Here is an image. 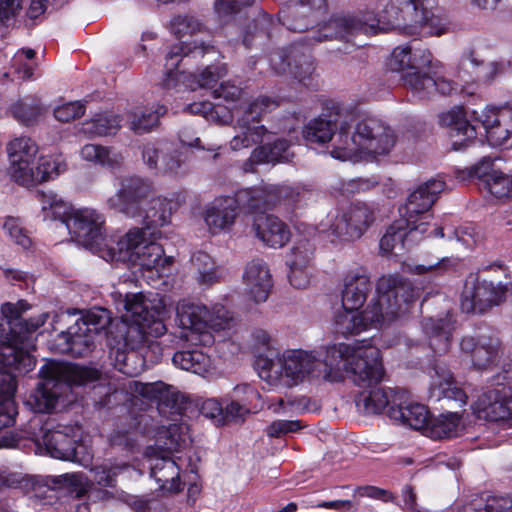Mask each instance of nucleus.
<instances>
[{
    "mask_svg": "<svg viewBox=\"0 0 512 512\" xmlns=\"http://www.w3.org/2000/svg\"><path fill=\"white\" fill-rule=\"evenodd\" d=\"M377 360L378 348L367 340L333 344L323 352L287 349L279 357L282 375L289 385L320 379L336 382L342 370L351 373L356 385H368L381 377Z\"/></svg>",
    "mask_w": 512,
    "mask_h": 512,
    "instance_id": "nucleus-1",
    "label": "nucleus"
},
{
    "mask_svg": "<svg viewBox=\"0 0 512 512\" xmlns=\"http://www.w3.org/2000/svg\"><path fill=\"white\" fill-rule=\"evenodd\" d=\"M353 122L352 115L335 105L329 113L311 120L303 135L310 143L332 141L331 156L343 161H357L363 155H385L394 147V131L379 119L365 118L355 124Z\"/></svg>",
    "mask_w": 512,
    "mask_h": 512,
    "instance_id": "nucleus-2",
    "label": "nucleus"
},
{
    "mask_svg": "<svg viewBox=\"0 0 512 512\" xmlns=\"http://www.w3.org/2000/svg\"><path fill=\"white\" fill-rule=\"evenodd\" d=\"M377 297L363 312L345 309L337 312L335 331L343 336L358 334L369 325L382 327L409 311L415 299L412 283L399 275L382 276L377 283Z\"/></svg>",
    "mask_w": 512,
    "mask_h": 512,
    "instance_id": "nucleus-3",
    "label": "nucleus"
},
{
    "mask_svg": "<svg viewBox=\"0 0 512 512\" xmlns=\"http://www.w3.org/2000/svg\"><path fill=\"white\" fill-rule=\"evenodd\" d=\"M426 10L423 0H390L377 15L373 12L361 15H333L319 28L314 39L317 42L331 39L349 41L350 36L360 32L367 33L379 24L404 29L413 34L423 25Z\"/></svg>",
    "mask_w": 512,
    "mask_h": 512,
    "instance_id": "nucleus-4",
    "label": "nucleus"
},
{
    "mask_svg": "<svg viewBox=\"0 0 512 512\" xmlns=\"http://www.w3.org/2000/svg\"><path fill=\"white\" fill-rule=\"evenodd\" d=\"M41 378L36 388L29 394L25 404L36 413H51L60 397L72 385H87L100 378V371L86 366H62L55 362L43 365L39 371Z\"/></svg>",
    "mask_w": 512,
    "mask_h": 512,
    "instance_id": "nucleus-5",
    "label": "nucleus"
},
{
    "mask_svg": "<svg viewBox=\"0 0 512 512\" xmlns=\"http://www.w3.org/2000/svg\"><path fill=\"white\" fill-rule=\"evenodd\" d=\"M439 123L451 129L452 136L474 139L481 126L488 143L493 147L504 145L512 134L511 108H483L471 112V120L461 107H456L439 116Z\"/></svg>",
    "mask_w": 512,
    "mask_h": 512,
    "instance_id": "nucleus-6",
    "label": "nucleus"
},
{
    "mask_svg": "<svg viewBox=\"0 0 512 512\" xmlns=\"http://www.w3.org/2000/svg\"><path fill=\"white\" fill-rule=\"evenodd\" d=\"M30 308L25 300L17 303L6 302L1 306V314L6 320L11 338L0 346V362L20 372H28L35 365L34 357L28 352L27 334L40 328L48 319V313L23 319L22 314Z\"/></svg>",
    "mask_w": 512,
    "mask_h": 512,
    "instance_id": "nucleus-7",
    "label": "nucleus"
},
{
    "mask_svg": "<svg viewBox=\"0 0 512 512\" xmlns=\"http://www.w3.org/2000/svg\"><path fill=\"white\" fill-rule=\"evenodd\" d=\"M159 234V231L132 228L115 242L112 249L105 250V260L127 261L146 269L156 268L164 255V249L155 241Z\"/></svg>",
    "mask_w": 512,
    "mask_h": 512,
    "instance_id": "nucleus-8",
    "label": "nucleus"
},
{
    "mask_svg": "<svg viewBox=\"0 0 512 512\" xmlns=\"http://www.w3.org/2000/svg\"><path fill=\"white\" fill-rule=\"evenodd\" d=\"M444 186L443 181L431 179L420 184L408 195L406 203L399 211L412 234L419 233L424 236L428 232L433 220L431 208Z\"/></svg>",
    "mask_w": 512,
    "mask_h": 512,
    "instance_id": "nucleus-9",
    "label": "nucleus"
},
{
    "mask_svg": "<svg viewBox=\"0 0 512 512\" xmlns=\"http://www.w3.org/2000/svg\"><path fill=\"white\" fill-rule=\"evenodd\" d=\"M278 103L262 96L249 104L243 115L237 119L235 129L236 135L230 141L232 150L249 148L255 144H262L265 140L272 138V132L267 130L259 121L263 114L274 110Z\"/></svg>",
    "mask_w": 512,
    "mask_h": 512,
    "instance_id": "nucleus-10",
    "label": "nucleus"
},
{
    "mask_svg": "<svg viewBox=\"0 0 512 512\" xmlns=\"http://www.w3.org/2000/svg\"><path fill=\"white\" fill-rule=\"evenodd\" d=\"M177 319L183 330L192 334L201 335L203 338H210V330L220 331L229 327L232 316L229 311L221 305H215L212 310L207 306L195 303H183L177 307ZM209 339H200L207 342Z\"/></svg>",
    "mask_w": 512,
    "mask_h": 512,
    "instance_id": "nucleus-11",
    "label": "nucleus"
},
{
    "mask_svg": "<svg viewBox=\"0 0 512 512\" xmlns=\"http://www.w3.org/2000/svg\"><path fill=\"white\" fill-rule=\"evenodd\" d=\"M103 224L99 213L83 208L72 214L67 230L75 241L105 260V250L112 249L115 241L103 235Z\"/></svg>",
    "mask_w": 512,
    "mask_h": 512,
    "instance_id": "nucleus-12",
    "label": "nucleus"
},
{
    "mask_svg": "<svg viewBox=\"0 0 512 512\" xmlns=\"http://www.w3.org/2000/svg\"><path fill=\"white\" fill-rule=\"evenodd\" d=\"M374 204L356 202L339 212L329 225L332 235L344 241L360 239L376 220Z\"/></svg>",
    "mask_w": 512,
    "mask_h": 512,
    "instance_id": "nucleus-13",
    "label": "nucleus"
},
{
    "mask_svg": "<svg viewBox=\"0 0 512 512\" xmlns=\"http://www.w3.org/2000/svg\"><path fill=\"white\" fill-rule=\"evenodd\" d=\"M154 195L152 183L138 176L125 177L115 195L107 200L110 209L120 212L129 218L141 214V207Z\"/></svg>",
    "mask_w": 512,
    "mask_h": 512,
    "instance_id": "nucleus-14",
    "label": "nucleus"
},
{
    "mask_svg": "<svg viewBox=\"0 0 512 512\" xmlns=\"http://www.w3.org/2000/svg\"><path fill=\"white\" fill-rule=\"evenodd\" d=\"M506 286L487 280L470 277L461 294L460 307L465 313H484L503 302Z\"/></svg>",
    "mask_w": 512,
    "mask_h": 512,
    "instance_id": "nucleus-15",
    "label": "nucleus"
},
{
    "mask_svg": "<svg viewBox=\"0 0 512 512\" xmlns=\"http://www.w3.org/2000/svg\"><path fill=\"white\" fill-rule=\"evenodd\" d=\"M33 485L37 490L46 489V494L54 490L63 491L68 496L66 509L69 512H90V506L85 500L88 485L82 474L53 476L47 480H36Z\"/></svg>",
    "mask_w": 512,
    "mask_h": 512,
    "instance_id": "nucleus-16",
    "label": "nucleus"
},
{
    "mask_svg": "<svg viewBox=\"0 0 512 512\" xmlns=\"http://www.w3.org/2000/svg\"><path fill=\"white\" fill-rule=\"evenodd\" d=\"M497 388L481 394L474 405L478 419L487 421H512V388L501 382Z\"/></svg>",
    "mask_w": 512,
    "mask_h": 512,
    "instance_id": "nucleus-17",
    "label": "nucleus"
},
{
    "mask_svg": "<svg viewBox=\"0 0 512 512\" xmlns=\"http://www.w3.org/2000/svg\"><path fill=\"white\" fill-rule=\"evenodd\" d=\"M432 59L433 56L427 48L410 43L395 47L387 66L389 70L401 73V79L404 82L406 74L421 72L422 69L431 65Z\"/></svg>",
    "mask_w": 512,
    "mask_h": 512,
    "instance_id": "nucleus-18",
    "label": "nucleus"
},
{
    "mask_svg": "<svg viewBox=\"0 0 512 512\" xmlns=\"http://www.w3.org/2000/svg\"><path fill=\"white\" fill-rule=\"evenodd\" d=\"M377 361L382 371L380 379L375 382H371L368 385H358L359 387L369 389L368 391L360 393L356 400L359 410L368 415L381 414L384 410H386V413L388 414L390 407H396L397 405L393 403V400H395V394L403 390L400 388H385L378 386L384 378V369L379 350Z\"/></svg>",
    "mask_w": 512,
    "mask_h": 512,
    "instance_id": "nucleus-19",
    "label": "nucleus"
},
{
    "mask_svg": "<svg viewBox=\"0 0 512 512\" xmlns=\"http://www.w3.org/2000/svg\"><path fill=\"white\" fill-rule=\"evenodd\" d=\"M327 10V0H294L284 18V25L294 32H304L318 23Z\"/></svg>",
    "mask_w": 512,
    "mask_h": 512,
    "instance_id": "nucleus-20",
    "label": "nucleus"
},
{
    "mask_svg": "<svg viewBox=\"0 0 512 512\" xmlns=\"http://www.w3.org/2000/svg\"><path fill=\"white\" fill-rule=\"evenodd\" d=\"M38 151L36 143L29 137H19L12 140L7 146L10 160L9 173L15 182L31 180L28 167L32 166Z\"/></svg>",
    "mask_w": 512,
    "mask_h": 512,
    "instance_id": "nucleus-21",
    "label": "nucleus"
},
{
    "mask_svg": "<svg viewBox=\"0 0 512 512\" xmlns=\"http://www.w3.org/2000/svg\"><path fill=\"white\" fill-rule=\"evenodd\" d=\"M146 454L150 461V474L159 484L160 489L167 492H179L181 490L179 468L168 453L148 447Z\"/></svg>",
    "mask_w": 512,
    "mask_h": 512,
    "instance_id": "nucleus-22",
    "label": "nucleus"
},
{
    "mask_svg": "<svg viewBox=\"0 0 512 512\" xmlns=\"http://www.w3.org/2000/svg\"><path fill=\"white\" fill-rule=\"evenodd\" d=\"M393 401L397 405L390 407L389 418L415 430L425 429L429 421V412L424 405L412 402L407 390L403 389L396 393Z\"/></svg>",
    "mask_w": 512,
    "mask_h": 512,
    "instance_id": "nucleus-23",
    "label": "nucleus"
},
{
    "mask_svg": "<svg viewBox=\"0 0 512 512\" xmlns=\"http://www.w3.org/2000/svg\"><path fill=\"white\" fill-rule=\"evenodd\" d=\"M372 290V283L362 268L349 271L343 280L342 307L359 309Z\"/></svg>",
    "mask_w": 512,
    "mask_h": 512,
    "instance_id": "nucleus-24",
    "label": "nucleus"
},
{
    "mask_svg": "<svg viewBox=\"0 0 512 512\" xmlns=\"http://www.w3.org/2000/svg\"><path fill=\"white\" fill-rule=\"evenodd\" d=\"M422 329L429 338V346L436 354H445L451 347V336L455 329V320L452 314L447 311L441 318H424Z\"/></svg>",
    "mask_w": 512,
    "mask_h": 512,
    "instance_id": "nucleus-25",
    "label": "nucleus"
},
{
    "mask_svg": "<svg viewBox=\"0 0 512 512\" xmlns=\"http://www.w3.org/2000/svg\"><path fill=\"white\" fill-rule=\"evenodd\" d=\"M253 230L256 237L272 248L283 247L291 237V232L286 223L278 217L269 214H260L255 217Z\"/></svg>",
    "mask_w": 512,
    "mask_h": 512,
    "instance_id": "nucleus-26",
    "label": "nucleus"
},
{
    "mask_svg": "<svg viewBox=\"0 0 512 512\" xmlns=\"http://www.w3.org/2000/svg\"><path fill=\"white\" fill-rule=\"evenodd\" d=\"M140 393L157 402V409L161 414L179 415L184 408V396L171 385L163 382L144 384Z\"/></svg>",
    "mask_w": 512,
    "mask_h": 512,
    "instance_id": "nucleus-27",
    "label": "nucleus"
},
{
    "mask_svg": "<svg viewBox=\"0 0 512 512\" xmlns=\"http://www.w3.org/2000/svg\"><path fill=\"white\" fill-rule=\"evenodd\" d=\"M276 191L273 185H262L238 190L232 198L235 208L247 213L261 212L275 206Z\"/></svg>",
    "mask_w": 512,
    "mask_h": 512,
    "instance_id": "nucleus-28",
    "label": "nucleus"
},
{
    "mask_svg": "<svg viewBox=\"0 0 512 512\" xmlns=\"http://www.w3.org/2000/svg\"><path fill=\"white\" fill-rule=\"evenodd\" d=\"M404 86L421 99L432 96L435 92L450 95L456 90L455 84L444 78H433L426 73L412 72L404 76Z\"/></svg>",
    "mask_w": 512,
    "mask_h": 512,
    "instance_id": "nucleus-29",
    "label": "nucleus"
},
{
    "mask_svg": "<svg viewBox=\"0 0 512 512\" xmlns=\"http://www.w3.org/2000/svg\"><path fill=\"white\" fill-rule=\"evenodd\" d=\"M117 302V310L124 312L122 318L126 322H150V318L154 320H162L160 311L152 306L145 299L142 293H127L123 298L120 295Z\"/></svg>",
    "mask_w": 512,
    "mask_h": 512,
    "instance_id": "nucleus-30",
    "label": "nucleus"
},
{
    "mask_svg": "<svg viewBox=\"0 0 512 512\" xmlns=\"http://www.w3.org/2000/svg\"><path fill=\"white\" fill-rule=\"evenodd\" d=\"M244 282L250 297L256 302H265L272 288V278L266 263L252 260L244 273Z\"/></svg>",
    "mask_w": 512,
    "mask_h": 512,
    "instance_id": "nucleus-31",
    "label": "nucleus"
},
{
    "mask_svg": "<svg viewBox=\"0 0 512 512\" xmlns=\"http://www.w3.org/2000/svg\"><path fill=\"white\" fill-rule=\"evenodd\" d=\"M42 445H44L47 453L53 458L80 463L83 461L80 454L84 446L77 443L65 431L51 430L44 436Z\"/></svg>",
    "mask_w": 512,
    "mask_h": 512,
    "instance_id": "nucleus-32",
    "label": "nucleus"
},
{
    "mask_svg": "<svg viewBox=\"0 0 512 512\" xmlns=\"http://www.w3.org/2000/svg\"><path fill=\"white\" fill-rule=\"evenodd\" d=\"M175 204L165 197L152 196L144 206L141 207V219L146 232L158 231L157 228L169 223Z\"/></svg>",
    "mask_w": 512,
    "mask_h": 512,
    "instance_id": "nucleus-33",
    "label": "nucleus"
},
{
    "mask_svg": "<svg viewBox=\"0 0 512 512\" xmlns=\"http://www.w3.org/2000/svg\"><path fill=\"white\" fill-rule=\"evenodd\" d=\"M238 211L230 196L216 198L205 210V222L213 233L232 227Z\"/></svg>",
    "mask_w": 512,
    "mask_h": 512,
    "instance_id": "nucleus-34",
    "label": "nucleus"
},
{
    "mask_svg": "<svg viewBox=\"0 0 512 512\" xmlns=\"http://www.w3.org/2000/svg\"><path fill=\"white\" fill-rule=\"evenodd\" d=\"M150 322H130L124 334V343L127 349L137 350L149 343V338H157L166 332L162 320H149Z\"/></svg>",
    "mask_w": 512,
    "mask_h": 512,
    "instance_id": "nucleus-35",
    "label": "nucleus"
},
{
    "mask_svg": "<svg viewBox=\"0 0 512 512\" xmlns=\"http://www.w3.org/2000/svg\"><path fill=\"white\" fill-rule=\"evenodd\" d=\"M435 376L431 384V398L437 401H454L459 407L466 403L465 392L457 386L451 373L444 368L435 367Z\"/></svg>",
    "mask_w": 512,
    "mask_h": 512,
    "instance_id": "nucleus-36",
    "label": "nucleus"
},
{
    "mask_svg": "<svg viewBox=\"0 0 512 512\" xmlns=\"http://www.w3.org/2000/svg\"><path fill=\"white\" fill-rule=\"evenodd\" d=\"M290 143L284 138H272L265 140L258 145L251 153L249 158L250 164H275L278 162L289 161L293 156L289 152Z\"/></svg>",
    "mask_w": 512,
    "mask_h": 512,
    "instance_id": "nucleus-37",
    "label": "nucleus"
},
{
    "mask_svg": "<svg viewBox=\"0 0 512 512\" xmlns=\"http://www.w3.org/2000/svg\"><path fill=\"white\" fill-rule=\"evenodd\" d=\"M422 236L419 233H411V228L406 225L403 219L395 221L386 230L380 239L379 247L383 254H397V250L401 251L406 245L419 241Z\"/></svg>",
    "mask_w": 512,
    "mask_h": 512,
    "instance_id": "nucleus-38",
    "label": "nucleus"
},
{
    "mask_svg": "<svg viewBox=\"0 0 512 512\" xmlns=\"http://www.w3.org/2000/svg\"><path fill=\"white\" fill-rule=\"evenodd\" d=\"M290 58L293 60L291 75L299 83L309 88L317 86L318 74L314 64V59L307 49L300 45L290 48Z\"/></svg>",
    "mask_w": 512,
    "mask_h": 512,
    "instance_id": "nucleus-39",
    "label": "nucleus"
},
{
    "mask_svg": "<svg viewBox=\"0 0 512 512\" xmlns=\"http://www.w3.org/2000/svg\"><path fill=\"white\" fill-rule=\"evenodd\" d=\"M166 112V107L162 105H158L154 109L133 107L126 112V124L135 134H146L158 127L160 117Z\"/></svg>",
    "mask_w": 512,
    "mask_h": 512,
    "instance_id": "nucleus-40",
    "label": "nucleus"
},
{
    "mask_svg": "<svg viewBox=\"0 0 512 512\" xmlns=\"http://www.w3.org/2000/svg\"><path fill=\"white\" fill-rule=\"evenodd\" d=\"M215 52V48L210 43H205L203 40H193L192 42H182L181 44L173 45L165 57V68L168 75L178 68L180 62L184 58L203 57L205 54Z\"/></svg>",
    "mask_w": 512,
    "mask_h": 512,
    "instance_id": "nucleus-41",
    "label": "nucleus"
},
{
    "mask_svg": "<svg viewBox=\"0 0 512 512\" xmlns=\"http://www.w3.org/2000/svg\"><path fill=\"white\" fill-rule=\"evenodd\" d=\"M59 337L64 341L63 352L69 353L74 357H86L91 354L96 346V336L82 330V327L77 323L66 332H62Z\"/></svg>",
    "mask_w": 512,
    "mask_h": 512,
    "instance_id": "nucleus-42",
    "label": "nucleus"
},
{
    "mask_svg": "<svg viewBox=\"0 0 512 512\" xmlns=\"http://www.w3.org/2000/svg\"><path fill=\"white\" fill-rule=\"evenodd\" d=\"M461 429V416L458 412H448L429 419L425 434L432 439H447L458 436Z\"/></svg>",
    "mask_w": 512,
    "mask_h": 512,
    "instance_id": "nucleus-43",
    "label": "nucleus"
},
{
    "mask_svg": "<svg viewBox=\"0 0 512 512\" xmlns=\"http://www.w3.org/2000/svg\"><path fill=\"white\" fill-rule=\"evenodd\" d=\"M191 271L200 285L210 286L220 280L214 260L206 252L198 251L190 259Z\"/></svg>",
    "mask_w": 512,
    "mask_h": 512,
    "instance_id": "nucleus-44",
    "label": "nucleus"
},
{
    "mask_svg": "<svg viewBox=\"0 0 512 512\" xmlns=\"http://www.w3.org/2000/svg\"><path fill=\"white\" fill-rule=\"evenodd\" d=\"M175 366L198 375L207 372L211 367L210 357L201 350L177 351L172 358Z\"/></svg>",
    "mask_w": 512,
    "mask_h": 512,
    "instance_id": "nucleus-45",
    "label": "nucleus"
},
{
    "mask_svg": "<svg viewBox=\"0 0 512 512\" xmlns=\"http://www.w3.org/2000/svg\"><path fill=\"white\" fill-rule=\"evenodd\" d=\"M80 154L84 160L110 169H117L123 163V156L120 153L101 145L86 144L82 147Z\"/></svg>",
    "mask_w": 512,
    "mask_h": 512,
    "instance_id": "nucleus-46",
    "label": "nucleus"
},
{
    "mask_svg": "<svg viewBox=\"0 0 512 512\" xmlns=\"http://www.w3.org/2000/svg\"><path fill=\"white\" fill-rule=\"evenodd\" d=\"M44 111L41 102L34 97H26L13 103L10 107L12 116L26 126H32L39 121Z\"/></svg>",
    "mask_w": 512,
    "mask_h": 512,
    "instance_id": "nucleus-47",
    "label": "nucleus"
},
{
    "mask_svg": "<svg viewBox=\"0 0 512 512\" xmlns=\"http://www.w3.org/2000/svg\"><path fill=\"white\" fill-rule=\"evenodd\" d=\"M65 164L51 157H41L36 167L29 166L28 173L32 174L31 180L27 182H18L21 185L30 186L45 181H49L57 177L65 170Z\"/></svg>",
    "mask_w": 512,
    "mask_h": 512,
    "instance_id": "nucleus-48",
    "label": "nucleus"
},
{
    "mask_svg": "<svg viewBox=\"0 0 512 512\" xmlns=\"http://www.w3.org/2000/svg\"><path fill=\"white\" fill-rule=\"evenodd\" d=\"M500 341L498 338L480 336L478 346L472 356V362L479 369L491 366L499 355Z\"/></svg>",
    "mask_w": 512,
    "mask_h": 512,
    "instance_id": "nucleus-49",
    "label": "nucleus"
},
{
    "mask_svg": "<svg viewBox=\"0 0 512 512\" xmlns=\"http://www.w3.org/2000/svg\"><path fill=\"white\" fill-rule=\"evenodd\" d=\"M76 323L82 327V330L97 337L110 325L111 315L105 308H93L86 311Z\"/></svg>",
    "mask_w": 512,
    "mask_h": 512,
    "instance_id": "nucleus-50",
    "label": "nucleus"
},
{
    "mask_svg": "<svg viewBox=\"0 0 512 512\" xmlns=\"http://www.w3.org/2000/svg\"><path fill=\"white\" fill-rule=\"evenodd\" d=\"M315 253L314 244L306 238H301L294 242L286 256L287 265L298 267H312Z\"/></svg>",
    "mask_w": 512,
    "mask_h": 512,
    "instance_id": "nucleus-51",
    "label": "nucleus"
},
{
    "mask_svg": "<svg viewBox=\"0 0 512 512\" xmlns=\"http://www.w3.org/2000/svg\"><path fill=\"white\" fill-rule=\"evenodd\" d=\"M463 58L476 68V76L479 81L491 83L498 75L504 71V65L500 62L484 63L480 60L474 51H467Z\"/></svg>",
    "mask_w": 512,
    "mask_h": 512,
    "instance_id": "nucleus-52",
    "label": "nucleus"
},
{
    "mask_svg": "<svg viewBox=\"0 0 512 512\" xmlns=\"http://www.w3.org/2000/svg\"><path fill=\"white\" fill-rule=\"evenodd\" d=\"M15 391V380L9 377L5 389L2 391V397L0 398V429L12 425L15 421L14 418L17 414L16 404L13 399Z\"/></svg>",
    "mask_w": 512,
    "mask_h": 512,
    "instance_id": "nucleus-53",
    "label": "nucleus"
},
{
    "mask_svg": "<svg viewBox=\"0 0 512 512\" xmlns=\"http://www.w3.org/2000/svg\"><path fill=\"white\" fill-rule=\"evenodd\" d=\"M50 477H22L18 473H7L0 469V487H8V488H23V489H31L33 492L32 497L37 498H45L46 497V489L37 490L34 488L33 483L36 480H47Z\"/></svg>",
    "mask_w": 512,
    "mask_h": 512,
    "instance_id": "nucleus-54",
    "label": "nucleus"
},
{
    "mask_svg": "<svg viewBox=\"0 0 512 512\" xmlns=\"http://www.w3.org/2000/svg\"><path fill=\"white\" fill-rule=\"evenodd\" d=\"M118 115L105 114L86 123L84 131L94 136L114 135L120 128Z\"/></svg>",
    "mask_w": 512,
    "mask_h": 512,
    "instance_id": "nucleus-55",
    "label": "nucleus"
},
{
    "mask_svg": "<svg viewBox=\"0 0 512 512\" xmlns=\"http://www.w3.org/2000/svg\"><path fill=\"white\" fill-rule=\"evenodd\" d=\"M50 431L51 429L48 427L47 417L42 413H37L24 425L21 437L30 439L38 445H42L44 436Z\"/></svg>",
    "mask_w": 512,
    "mask_h": 512,
    "instance_id": "nucleus-56",
    "label": "nucleus"
},
{
    "mask_svg": "<svg viewBox=\"0 0 512 512\" xmlns=\"http://www.w3.org/2000/svg\"><path fill=\"white\" fill-rule=\"evenodd\" d=\"M43 211L45 213V218L58 220L67 229L68 221H70L72 214H74L76 210L73 209L70 204L54 195L50 198L49 206H43Z\"/></svg>",
    "mask_w": 512,
    "mask_h": 512,
    "instance_id": "nucleus-57",
    "label": "nucleus"
},
{
    "mask_svg": "<svg viewBox=\"0 0 512 512\" xmlns=\"http://www.w3.org/2000/svg\"><path fill=\"white\" fill-rule=\"evenodd\" d=\"M466 512H512V496H489L484 504L471 503Z\"/></svg>",
    "mask_w": 512,
    "mask_h": 512,
    "instance_id": "nucleus-58",
    "label": "nucleus"
},
{
    "mask_svg": "<svg viewBox=\"0 0 512 512\" xmlns=\"http://www.w3.org/2000/svg\"><path fill=\"white\" fill-rule=\"evenodd\" d=\"M483 188L487 189L496 198L512 197V176L505 175L500 171L491 174Z\"/></svg>",
    "mask_w": 512,
    "mask_h": 512,
    "instance_id": "nucleus-59",
    "label": "nucleus"
},
{
    "mask_svg": "<svg viewBox=\"0 0 512 512\" xmlns=\"http://www.w3.org/2000/svg\"><path fill=\"white\" fill-rule=\"evenodd\" d=\"M114 360L115 368L127 376H136L141 371V368L136 365L139 360L136 350L126 351L118 348L115 350Z\"/></svg>",
    "mask_w": 512,
    "mask_h": 512,
    "instance_id": "nucleus-60",
    "label": "nucleus"
},
{
    "mask_svg": "<svg viewBox=\"0 0 512 512\" xmlns=\"http://www.w3.org/2000/svg\"><path fill=\"white\" fill-rule=\"evenodd\" d=\"M127 468L126 464H101L93 468V479L104 487H114L116 477Z\"/></svg>",
    "mask_w": 512,
    "mask_h": 512,
    "instance_id": "nucleus-61",
    "label": "nucleus"
},
{
    "mask_svg": "<svg viewBox=\"0 0 512 512\" xmlns=\"http://www.w3.org/2000/svg\"><path fill=\"white\" fill-rule=\"evenodd\" d=\"M492 166L493 159L491 157H483L476 165L469 169L460 171L458 173V178L462 180H466L468 178H478L484 187L487 178H490L491 174L499 172L494 170Z\"/></svg>",
    "mask_w": 512,
    "mask_h": 512,
    "instance_id": "nucleus-62",
    "label": "nucleus"
},
{
    "mask_svg": "<svg viewBox=\"0 0 512 512\" xmlns=\"http://www.w3.org/2000/svg\"><path fill=\"white\" fill-rule=\"evenodd\" d=\"M204 30V26L192 16H178L172 23V31L179 39L186 35L194 36L197 33L204 32Z\"/></svg>",
    "mask_w": 512,
    "mask_h": 512,
    "instance_id": "nucleus-63",
    "label": "nucleus"
},
{
    "mask_svg": "<svg viewBox=\"0 0 512 512\" xmlns=\"http://www.w3.org/2000/svg\"><path fill=\"white\" fill-rule=\"evenodd\" d=\"M3 228L17 245L21 246L23 249L30 247L31 239L25 233L18 218H6Z\"/></svg>",
    "mask_w": 512,
    "mask_h": 512,
    "instance_id": "nucleus-64",
    "label": "nucleus"
}]
</instances>
